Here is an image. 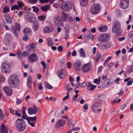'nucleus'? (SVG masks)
Segmentation results:
<instances>
[{
  "label": "nucleus",
  "mask_w": 133,
  "mask_h": 133,
  "mask_svg": "<svg viewBox=\"0 0 133 133\" xmlns=\"http://www.w3.org/2000/svg\"><path fill=\"white\" fill-rule=\"evenodd\" d=\"M55 24L57 26H60L62 24V21L57 15H55L54 18Z\"/></svg>",
  "instance_id": "obj_16"
},
{
  "label": "nucleus",
  "mask_w": 133,
  "mask_h": 133,
  "mask_svg": "<svg viewBox=\"0 0 133 133\" xmlns=\"http://www.w3.org/2000/svg\"><path fill=\"white\" fill-rule=\"evenodd\" d=\"M109 36L108 34H103L99 35L98 37V41L101 42H106L109 40Z\"/></svg>",
  "instance_id": "obj_7"
},
{
  "label": "nucleus",
  "mask_w": 133,
  "mask_h": 133,
  "mask_svg": "<svg viewBox=\"0 0 133 133\" xmlns=\"http://www.w3.org/2000/svg\"><path fill=\"white\" fill-rule=\"evenodd\" d=\"M65 124V121L63 119H60L56 123L55 127L57 128L64 125Z\"/></svg>",
  "instance_id": "obj_18"
},
{
  "label": "nucleus",
  "mask_w": 133,
  "mask_h": 133,
  "mask_svg": "<svg viewBox=\"0 0 133 133\" xmlns=\"http://www.w3.org/2000/svg\"><path fill=\"white\" fill-rule=\"evenodd\" d=\"M89 36L90 39L92 40H93L94 39V38L92 34L90 33L89 34Z\"/></svg>",
  "instance_id": "obj_58"
},
{
  "label": "nucleus",
  "mask_w": 133,
  "mask_h": 133,
  "mask_svg": "<svg viewBox=\"0 0 133 133\" xmlns=\"http://www.w3.org/2000/svg\"><path fill=\"white\" fill-rule=\"evenodd\" d=\"M102 55L101 54L99 53H97V56L96 59V61L97 62H98V61L101 58Z\"/></svg>",
  "instance_id": "obj_43"
},
{
  "label": "nucleus",
  "mask_w": 133,
  "mask_h": 133,
  "mask_svg": "<svg viewBox=\"0 0 133 133\" xmlns=\"http://www.w3.org/2000/svg\"><path fill=\"white\" fill-rule=\"evenodd\" d=\"M128 36L130 38H133V31H131L129 32L128 34Z\"/></svg>",
  "instance_id": "obj_47"
},
{
  "label": "nucleus",
  "mask_w": 133,
  "mask_h": 133,
  "mask_svg": "<svg viewBox=\"0 0 133 133\" xmlns=\"http://www.w3.org/2000/svg\"><path fill=\"white\" fill-rule=\"evenodd\" d=\"M27 121H29L30 122H33L34 123H36V119L37 118L36 116L34 117H28V118H25Z\"/></svg>",
  "instance_id": "obj_27"
},
{
  "label": "nucleus",
  "mask_w": 133,
  "mask_h": 133,
  "mask_svg": "<svg viewBox=\"0 0 133 133\" xmlns=\"http://www.w3.org/2000/svg\"><path fill=\"white\" fill-rule=\"evenodd\" d=\"M50 8L49 5H48L44 6H41V8L43 11L46 12Z\"/></svg>",
  "instance_id": "obj_29"
},
{
  "label": "nucleus",
  "mask_w": 133,
  "mask_h": 133,
  "mask_svg": "<svg viewBox=\"0 0 133 133\" xmlns=\"http://www.w3.org/2000/svg\"><path fill=\"white\" fill-rule=\"evenodd\" d=\"M76 122L75 120H73L72 121L71 123H68L67 125L69 128H70L71 126L73 127L74 126Z\"/></svg>",
  "instance_id": "obj_33"
},
{
  "label": "nucleus",
  "mask_w": 133,
  "mask_h": 133,
  "mask_svg": "<svg viewBox=\"0 0 133 133\" xmlns=\"http://www.w3.org/2000/svg\"><path fill=\"white\" fill-rule=\"evenodd\" d=\"M15 124L17 130L19 131H22L25 129V123L22 119H17L15 121Z\"/></svg>",
  "instance_id": "obj_2"
},
{
  "label": "nucleus",
  "mask_w": 133,
  "mask_h": 133,
  "mask_svg": "<svg viewBox=\"0 0 133 133\" xmlns=\"http://www.w3.org/2000/svg\"><path fill=\"white\" fill-rule=\"evenodd\" d=\"M128 72L129 73L133 72V66H131L128 69Z\"/></svg>",
  "instance_id": "obj_53"
},
{
  "label": "nucleus",
  "mask_w": 133,
  "mask_h": 133,
  "mask_svg": "<svg viewBox=\"0 0 133 133\" xmlns=\"http://www.w3.org/2000/svg\"><path fill=\"white\" fill-rule=\"evenodd\" d=\"M62 17L63 18V20H65L67 18V15L65 12H62Z\"/></svg>",
  "instance_id": "obj_44"
},
{
  "label": "nucleus",
  "mask_w": 133,
  "mask_h": 133,
  "mask_svg": "<svg viewBox=\"0 0 133 133\" xmlns=\"http://www.w3.org/2000/svg\"><path fill=\"white\" fill-rule=\"evenodd\" d=\"M25 107H24L22 112V113L23 115H22V117L21 119H25V118H28V117H27L28 116L25 113Z\"/></svg>",
  "instance_id": "obj_30"
},
{
  "label": "nucleus",
  "mask_w": 133,
  "mask_h": 133,
  "mask_svg": "<svg viewBox=\"0 0 133 133\" xmlns=\"http://www.w3.org/2000/svg\"><path fill=\"white\" fill-rule=\"evenodd\" d=\"M127 106V104L124 103L123 104L121 107V109L122 110L124 109Z\"/></svg>",
  "instance_id": "obj_54"
},
{
  "label": "nucleus",
  "mask_w": 133,
  "mask_h": 133,
  "mask_svg": "<svg viewBox=\"0 0 133 133\" xmlns=\"http://www.w3.org/2000/svg\"><path fill=\"white\" fill-rule=\"evenodd\" d=\"M0 129L1 133H8V129L3 124H2Z\"/></svg>",
  "instance_id": "obj_20"
},
{
  "label": "nucleus",
  "mask_w": 133,
  "mask_h": 133,
  "mask_svg": "<svg viewBox=\"0 0 133 133\" xmlns=\"http://www.w3.org/2000/svg\"><path fill=\"white\" fill-rule=\"evenodd\" d=\"M39 25L38 23L37 22H35L32 26V28L35 31H37L39 28Z\"/></svg>",
  "instance_id": "obj_28"
},
{
  "label": "nucleus",
  "mask_w": 133,
  "mask_h": 133,
  "mask_svg": "<svg viewBox=\"0 0 133 133\" xmlns=\"http://www.w3.org/2000/svg\"><path fill=\"white\" fill-rule=\"evenodd\" d=\"M80 55L81 57H85V54L84 50L83 48H81L79 51Z\"/></svg>",
  "instance_id": "obj_32"
},
{
  "label": "nucleus",
  "mask_w": 133,
  "mask_h": 133,
  "mask_svg": "<svg viewBox=\"0 0 133 133\" xmlns=\"http://www.w3.org/2000/svg\"><path fill=\"white\" fill-rule=\"evenodd\" d=\"M47 44L49 46H50L53 45V43L52 42V40L48 38L47 39Z\"/></svg>",
  "instance_id": "obj_37"
},
{
  "label": "nucleus",
  "mask_w": 133,
  "mask_h": 133,
  "mask_svg": "<svg viewBox=\"0 0 133 133\" xmlns=\"http://www.w3.org/2000/svg\"><path fill=\"white\" fill-rule=\"evenodd\" d=\"M31 82V77L30 76H28L27 77V83H30Z\"/></svg>",
  "instance_id": "obj_48"
},
{
  "label": "nucleus",
  "mask_w": 133,
  "mask_h": 133,
  "mask_svg": "<svg viewBox=\"0 0 133 133\" xmlns=\"http://www.w3.org/2000/svg\"><path fill=\"white\" fill-rule=\"evenodd\" d=\"M28 123L30 125L33 127H35V125L34 124V122H31L30 121H28Z\"/></svg>",
  "instance_id": "obj_56"
},
{
  "label": "nucleus",
  "mask_w": 133,
  "mask_h": 133,
  "mask_svg": "<svg viewBox=\"0 0 133 133\" xmlns=\"http://www.w3.org/2000/svg\"><path fill=\"white\" fill-rule=\"evenodd\" d=\"M91 65L88 63L84 65L82 67V69L84 72H87L91 71Z\"/></svg>",
  "instance_id": "obj_15"
},
{
  "label": "nucleus",
  "mask_w": 133,
  "mask_h": 133,
  "mask_svg": "<svg viewBox=\"0 0 133 133\" xmlns=\"http://www.w3.org/2000/svg\"><path fill=\"white\" fill-rule=\"evenodd\" d=\"M108 27L106 26H101L98 28V30L100 32H104L108 30Z\"/></svg>",
  "instance_id": "obj_26"
},
{
  "label": "nucleus",
  "mask_w": 133,
  "mask_h": 133,
  "mask_svg": "<svg viewBox=\"0 0 133 133\" xmlns=\"http://www.w3.org/2000/svg\"><path fill=\"white\" fill-rule=\"evenodd\" d=\"M25 18L29 22H34L35 20V16L31 13H29L25 15Z\"/></svg>",
  "instance_id": "obj_9"
},
{
  "label": "nucleus",
  "mask_w": 133,
  "mask_h": 133,
  "mask_svg": "<svg viewBox=\"0 0 133 133\" xmlns=\"http://www.w3.org/2000/svg\"><path fill=\"white\" fill-rule=\"evenodd\" d=\"M4 16L7 23L10 24H11L12 23V20L9 14H6L4 15Z\"/></svg>",
  "instance_id": "obj_23"
},
{
  "label": "nucleus",
  "mask_w": 133,
  "mask_h": 133,
  "mask_svg": "<svg viewBox=\"0 0 133 133\" xmlns=\"http://www.w3.org/2000/svg\"><path fill=\"white\" fill-rule=\"evenodd\" d=\"M88 0H80L81 5L82 6H85L87 4Z\"/></svg>",
  "instance_id": "obj_31"
},
{
  "label": "nucleus",
  "mask_w": 133,
  "mask_h": 133,
  "mask_svg": "<svg viewBox=\"0 0 133 133\" xmlns=\"http://www.w3.org/2000/svg\"><path fill=\"white\" fill-rule=\"evenodd\" d=\"M28 39V38L27 36L25 35V36L23 37V41H26Z\"/></svg>",
  "instance_id": "obj_59"
},
{
  "label": "nucleus",
  "mask_w": 133,
  "mask_h": 133,
  "mask_svg": "<svg viewBox=\"0 0 133 133\" xmlns=\"http://www.w3.org/2000/svg\"><path fill=\"white\" fill-rule=\"evenodd\" d=\"M94 83H96L97 84H99L100 83V82L97 79H95L94 81Z\"/></svg>",
  "instance_id": "obj_62"
},
{
  "label": "nucleus",
  "mask_w": 133,
  "mask_h": 133,
  "mask_svg": "<svg viewBox=\"0 0 133 133\" xmlns=\"http://www.w3.org/2000/svg\"><path fill=\"white\" fill-rule=\"evenodd\" d=\"M45 87L49 89H52L53 87L48 83H46L45 84Z\"/></svg>",
  "instance_id": "obj_40"
},
{
  "label": "nucleus",
  "mask_w": 133,
  "mask_h": 133,
  "mask_svg": "<svg viewBox=\"0 0 133 133\" xmlns=\"http://www.w3.org/2000/svg\"><path fill=\"white\" fill-rule=\"evenodd\" d=\"M133 83V81L132 80H130L128 81L127 84V85H131Z\"/></svg>",
  "instance_id": "obj_61"
},
{
  "label": "nucleus",
  "mask_w": 133,
  "mask_h": 133,
  "mask_svg": "<svg viewBox=\"0 0 133 133\" xmlns=\"http://www.w3.org/2000/svg\"><path fill=\"white\" fill-rule=\"evenodd\" d=\"M71 67V62H68L67 64V67L68 68H70Z\"/></svg>",
  "instance_id": "obj_60"
},
{
  "label": "nucleus",
  "mask_w": 133,
  "mask_h": 133,
  "mask_svg": "<svg viewBox=\"0 0 133 133\" xmlns=\"http://www.w3.org/2000/svg\"><path fill=\"white\" fill-rule=\"evenodd\" d=\"M101 10L100 6L98 4L94 3L92 5L90 8V11L92 14H97L100 12Z\"/></svg>",
  "instance_id": "obj_5"
},
{
  "label": "nucleus",
  "mask_w": 133,
  "mask_h": 133,
  "mask_svg": "<svg viewBox=\"0 0 133 133\" xmlns=\"http://www.w3.org/2000/svg\"><path fill=\"white\" fill-rule=\"evenodd\" d=\"M78 96V94H76L75 95L73 96L72 98V100L74 101H76Z\"/></svg>",
  "instance_id": "obj_49"
},
{
  "label": "nucleus",
  "mask_w": 133,
  "mask_h": 133,
  "mask_svg": "<svg viewBox=\"0 0 133 133\" xmlns=\"http://www.w3.org/2000/svg\"><path fill=\"white\" fill-rule=\"evenodd\" d=\"M45 18V16L44 15L40 16L38 17L39 20L41 21H44Z\"/></svg>",
  "instance_id": "obj_45"
},
{
  "label": "nucleus",
  "mask_w": 133,
  "mask_h": 133,
  "mask_svg": "<svg viewBox=\"0 0 133 133\" xmlns=\"http://www.w3.org/2000/svg\"><path fill=\"white\" fill-rule=\"evenodd\" d=\"M8 83L12 88L18 87L20 83V81L16 75H13L10 76L9 78Z\"/></svg>",
  "instance_id": "obj_1"
},
{
  "label": "nucleus",
  "mask_w": 133,
  "mask_h": 133,
  "mask_svg": "<svg viewBox=\"0 0 133 133\" xmlns=\"http://www.w3.org/2000/svg\"><path fill=\"white\" fill-rule=\"evenodd\" d=\"M83 108L84 109L87 110L88 108V105L87 104H85L83 107Z\"/></svg>",
  "instance_id": "obj_63"
},
{
  "label": "nucleus",
  "mask_w": 133,
  "mask_h": 133,
  "mask_svg": "<svg viewBox=\"0 0 133 133\" xmlns=\"http://www.w3.org/2000/svg\"><path fill=\"white\" fill-rule=\"evenodd\" d=\"M69 36V33H68L66 32H65L64 34V38L66 39H67L68 38V37Z\"/></svg>",
  "instance_id": "obj_57"
},
{
  "label": "nucleus",
  "mask_w": 133,
  "mask_h": 133,
  "mask_svg": "<svg viewBox=\"0 0 133 133\" xmlns=\"http://www.w3.org/2000/svg\"><path fill=\"white\" fill-rule=\"evenodd\" d=\"M81 63L80 62H77L75 63L74 65V68L77 70H80L81 69Z\"/></svg>",
  "instance_id": "obj_19"
},
{
  "label": "nucleus",
  "mask_w": 133,
  "mask_h": 133,
  "mask_svg": "<svg viewBox=\"0 0 133 133\" xmlns=\"http://www.w3.org/2000/svg\"><path fill=\"white\" fill-rule=\"evenodd\" d=\"M15 9H17L18 10H19V9L18 6L17 5H14L11 6V10H12Z\"/></svg>",
  "instance_id": "obj_41"
},
{
  "label": "nucleus",
  "mask_w": 133,
  "mask_h": 133,
  "mask_svg": "<svg viewBox=\"0 0 133 133\" xmlns=\"http://www.w3.org/2000/svg\"><path fill=\"white\" fill-rule=\"evenodd\" d=\"M101 105V102L97 101L95 102L92 107V110L95 112H98L99 111H101V110L99 109V108Z\"/></svg>",
  "instance_id": "obj_6"
},
{
  "label": "nucleus",
  "mask_w": 133,
  "mask_h": 133,
  "mask_svg": "<svg viewBox=\"0 0 133 133\" xmlns=\"http://www.w3.org/2000/svg\"><path fill=\"white\" fill-rule=\"evenodd\" d=\"M28 60L30 62H34L38 60L37 55L35 54L32 53L28 57Z\"/></svg>",
  "instance_id": "obj_10"
},
{
  "label": "nucleus",
  "mask_w": 133,
  "mask_h": 133,
  "mask_svg": "<svg viewBox=\"0 0 133 133\" xmlns=\"http://www.w3.org/2000/svg\"><path fill=\"white\" fill-rule=\"evenodd\" d=\"M4 92L8 96H10L12 94V91L11 88L9 87H6L3 88Z\"/></svg>",
  "instance_id": "obj_17"
},
{
  "label": "nucleus",
  "mask_w": 133,
  "mask_h": 133,
  "mask_svg": "<svg viewBox=\"0 0 133 133\" xmlns=\"http://www.w3.org/2000/svg\"><path fill=\"white\" fill-rule=\"evenodd\" d=\"M114 26L112 27V31L114 33H116L117 35H121L122 33V30L121 29V24L118 22H116L114 23Z\"/></svg>",
  "instance_id": "obj_3"
},
{
  "label": "nucleus",
  "mask_w": 133,
  "mask_h": 133,
  "mask_svg": "<svg viewBox=\"0 0 133 133\" xmlns=\"http://www.w3.org/2000/svg\"><path fill=\"white\" fill-rule=\"evenodd\" d=\"M96 87V86L95 85H92L90 82H89V84L87 87V89L88 90L91 91L95 89Z\"/></svg>",
  "instance_id": "obj_24"
},
{
  "label": "nucleus",
  "mask_w": 133,
  "mask_h": 133,
  "mask_svg": "<svg viewBox=\"0 0 133 133\" xmlns=\"http://www.w3.org/2000/svg\"><path fill=\"white\" fill-rule=\"evenodd\" d=\"M10 11L9 8L7 6L5 7L3 9V12L4 13H5L9 12Z\"/></svg>",
  "instance_id": "obj_35"
},
{
  "label": "nucleus",
  "mask_w": 133,
  "mask_h": 133,
  "mask_svg": "<svg viewBox=\"0 0 133 133\" xmlns=\"http://www.w3.org/2000/svg\"><path fill=\"white\" fill-rule=\"evenodd\" d=\"M17 56L20 59H21L22 57V54L21 52H19L17 53Z\"/></svg>",
  "instance_id": "obj_50"
},
{
  "label": "nucleus",
  "mask_w": 133,
  "mask_h": 133,
  "mask_svg": "<svg viewBox=\"0 0 133 133\" xmlns=\"http://www.w3.org/2000/svg\"><path fill=\"white\" fill-rule=\"evenodd\" d=\"M57 74L61 79H64L66 77L65 71L64 69H62L59 70L57 72Z\"/></svg>",
  "instance_id": "obj_14"
},
{
  "label": "nucleus",
  "mask_w": 133,
  "mask_h": 133,
  "mask_svg": "<svg viewBox=\"0 0 133 133\" xmlns=\"http://www.w3.org/2000/svg\"><path fill=\"white\" fill-rule=\"evenodd\" d=\"M116 12L117 14H118L119 15H120L121 14V11L117 9L116 10Z\"/></svg>",
  "instance_id": "obj_64"
},
{
  "label": "nucleus",
  "mask_w": 133,
  "mask_h": 133,
  "mask_svg": "<svg viewBox=\"0 0 133 133\" xmlns=\"http://www.w3.org/2000/svg\"><path fill=\"white\" fill-rule=\"evenodd\" d=\"M15 25L16 30L18 31H19L21 29L20 25L17 23H15Z\"/></svg>",
  "instance_id": "obj_39"
},
{
  "label": "nucleus",
  "mask_w": 133,
  "mask_h": 133,
  "mask_svg": "<svg viewBox=\"0 0 133 133\" xmlns=\"http://www.w3.org/2000/svg\"><path fill=\"white\" fill-rule=\"evenodd\" d=\"M38 2V0H29V2L31 4H36Z\"/></svg>",
  "instance_id": "obj_46"
},
{
  "label": "nucleus",
  "mask_w": 133,
  "mask_h": 133,
  "mask_svg": "<svg viewBox=\"0 0 133 133\" xmlns=\"http://www.w3.org/2000/svg\"><path fill=\"white\" fill-rule=\"evenodd\" d=\"M1 68L2 70L4 71L5 73L9 72L10 71V65L7 62H3L2 64Z\"/></svg>",
  "instance_id": "obj_8"
},
{
  "label": "nucleus",
  "mask_w": 133,
  "mask_h": 133,
  "mask_svg": "<svg viewBox=\"0 0 133 133\" xmlns=\"http://www.w3.org/2000/svg\"><path fill=\"white\" fill-rule=\"evenodd\" d=\"M28 114L30 115L32 114H36L38 111V109L37 107L34 105L33 108H29L28 109Z\"/></svg>",
  "instance_id": "obj_13"
},
{
  "label": "nucleus",
  "mask_w": 133,
  "mask_h": 133,
  "mask_svg": "<svg viewBox=\"0 0 133 133\" xmlns=\"http://www.w3.org/2000/svg\"><path fill=\"white\" fill-rule=\"evenodd\" d=\"M54 28L53 27H46L43 29V32L46 33L51 32L54 30Z\"/></svg>",
  "instance_id": "obj_21"
},
{
  "label": "nucleus",
  "mask_w": 133,
  "mask_h": 133,
  "mask_svg": "<svg viewBox=\"0 0 133 133\" xmlns=\"http://www.w3.org/2000/svg\"><path fill=\"white\" fill-rule=\"evenodd\" d=\"M32 8L33 9V11L35 12L36 13H37L38 12L39 10L38 8L36 6H32Z\"/></svg>",
  "instance_id": "obj_42"
},
{
  "label": "nucleus",
  "mask_w": 133,
  "mask_h": 133,
  "mask_svg": "<svg viewBox=\"0 0 133 133\" xmlns=\"http://www.w3.org/2000/svg\"><path fill=\"white\" fill-rule=\"evenodd\" d=\"M19 8H21L24 6V4L22 1H18L17 2Z\"/></svg>",
  "instance_id": "obj_38"
},
{
  "label": "nucleus",
  "mask_w": 133,
  "mask_h": 133,
  "mask_svg": "<svg viewBox=\"0 0 133 133\" xmlns=\"http://www.w3.org/2000/svg\"><path fill=\"white\" fill-rule=\"evenodd\" d=\"M129 3V0H121L120 6L123 9H126L128 6Z\"/></svg>",
  "instance_id": "obj_11"
},
{
  "label": "nucleus",
  "mask_w": 133,
  "mask_h": 133,
  "mask_svg": "<svg viewBox=\"0 0 133 133\" xmlns=\"http://www.w3.org/2000/svg\"><path fill=\"white\" fill-rule=\"evenodd\" d=\"M105 97V95L103 94H99L98 95L97 98L98 100H103Z\"/></svg>",
  "instance_id": "obj_34"
},
{
  "label": "nucleus",
  "mask_w": 133,
  "mask_h": 133,
  "mask_svg": "<svg viewBox=\"0 0 133 133\" xmlns=\"http://www.w3.org/2000/svg\"><path fill=\"white\" fill-rule=\"evenodd\" d=\"M87 84V82L85 81H84L81 84V87H84L86 86Z\"/></svg>",
  "instance_id": "obj_51"
},
{
  "label": "nucleus",
  "mask_w": 133,
  "mask_h": 133,
  "mask_svg": "<svg viewBox=\"0 0 133 133\" xmlns=\"http://www.w3.org/2000/svg\"><path fill=\"white\" fill-rule=\"evenodd\" d=\"M41 63L44 68L43 71L45 73L46 76H47L49 74L48 70L49 69V65L43 61H41Z\"/></svg>",
  "instance_id": "obj_12"
},
{
  "label": "nucleus",
  "mask_w": 133,
  "mask_h": 133,
  "mask_svg": "<svg viewBox=\"0 0 133 133\" xmlns=\"http://www.w3.org/2000/svg\"><path fill=\"white\" fill-rule=\"evenodd\" d=\"M59 52H62L63 51V47L61 46H59L57 48Z\"/></svg>",
  "instance_id": "obj_52"
},
{
  "label": "nucleus",
  "mask_w": 133,
  "mask_h": 133,
  "mask_svg": "<svg viewBox=\"0 0 133 133\" xmlns=\"http://www.w3.org/2000/svg\"><path fill=\"white\" fill-rule=\"evenodd\" d=\"M124 92L123 91L121 90L118 93V95L119 96H121L124 94Z\"/></svg>",
  "instance_id": "obj_55"
},
{
  "label": "nucleus",
  "mask_w": 133,
  "mask_h": 133,
  "mask_svg": "<svg viewBox=\"0 0 133 133\" xmlns=\"http://www.w3.org/2000/svg\"><path fill=\"white\" fill-rule=\"evenodd\" d=\"M102 46L103 48L107 49L110 47L111 45L110 43H108L106 44L102 45Z\"/></svg>",
  "instance_id": "obj_36"
},
{
  "label": "nucleus",
  "mask_w": 133,
  "mask_h": 133,
  "mask_svg": "<svg viewBox=\"0 0 133 133\" xmlns=\"http://www.w3.org/2000/svg\"><path fill=\"white\" fill-rule=\"evenodd\" d=\"M112 84V83L109 79L104 81L103 84L102 86L104 87V88H105L106 87H108L111 86Z\"/></svg>",
  "instance_id": "obj_22"
},
{
  "label": "nucleus",
  "mask_w": 133,
  "mask_h": 133,
  "mask_svg": "<svg viewBox=\"0 0 133 133\" xmlns=\"http://www.w3.org/2000/svg\"><path fill=\"white\" fill-rule=\"evenodd\" d=\"M62 2V7L65 11H68L71 10L72 8V5L71 2L68 1H64V0H61Z\"/></svg>",
  "instance_id": "obj_4"
},
{
  "label": "nucleus",
  "mask_w": 133,
  "mask_h": 133,
  "mask_svg": "<svg viewBox=\"0 0 133 133\" xmlns=\"http://www.w3.org/2000/svg\"><path fill=\"white\" fill-rule=\"evenodd\" d=\"M23 32L25 35L27 34H31L32 33L31 29L29 28H26L23 30Z\"/></svg>",
  "instance_id": "obj_25"
}]
</instances>
